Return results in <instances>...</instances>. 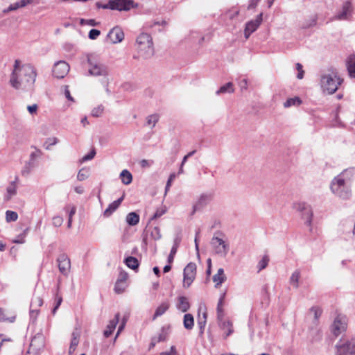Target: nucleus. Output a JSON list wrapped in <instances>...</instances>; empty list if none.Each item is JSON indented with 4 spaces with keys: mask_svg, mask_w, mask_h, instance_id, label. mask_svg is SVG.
Masks as SVG:
<instances>
[{
    "mask_svg": "<svg viewBox=\"0 0 355 355\" xmlns=\"http://www.w3.org/2000/svg\"><path fill=\"white\" fill-rule=\"evenodd\" d=\"M165 212L166 210L164 209H157L154 215L151 217L150 220H154L162 216Z\"/></svg>",
    "mask_w": 355,
    "mask_h": 355,
    "instance_id": "obj_58",
    "label": "nucleus"
},
{
    "mask_svg": "<svg viewBox=\"0 0 355 355\" xmlns=\"http://www.w3.org/2000/svg\"><path fill=\"white\" fill-rule=\"evenodd\" d=\"M170 302L168 301L163 302L156 309L154 315H153V320H155L157 317L162 316L164 315L166 311L170 308Z\"/></svg>",
    "mask_w": 355,
    "mask_h": 355,
    "instance_id": "obj_25",
    "label": "nucleus"
},
{
    "mask_svg": "<svg viewBox=\"0 0 355 355\" xmlns=\"http://www.w3.org/2000/svg\"><path fill=\"white\" fill-rule=\"evenodd\" d=\"M176 308L183 312H187L190 309L189 299L185 296H180L177 299Z\"/></svg>",
    "mask_w": 355,
    "mask_h": 355,
    "instance_id": "obj_22",
    "label": "nucleus"
},
{
    "mask_svg": "<svg viewBox=\"0 0 355 355\" xmlns=\"http://www.w3.org/2000/svg\"><path fill=\"white\" fill-rule=\"evenodd\" d=\"M110 9L112 10L128 11L137 8L138 3L133 0H110Z\"/></svg>",
    "mask_w": 355,
    "mask_h": 355,
    "instance_id": "obj_9",
    "label": "nucleus"
},
{
    "mask_svg": "<svg viewBox=\"0 0 355 355\" xmlns=\"http://www.w3.org/2000/svg\"><path fill=\"white\" fill-rule=\"evenodd\" d=\"M210 244L216 254L225 257L230 250V245L222 239L214 236L211 239Z\"/></svg>",
    "mask_w": 355,
    "mask_h": 355,
    "instance_id": "obj_6",
    "label": "nucleus"
},
{
    "mask_svg": "<svg viewBox=\"0 0 355 355\" xmlns=\"http://www.w3.org/2000/svg\"><path fill=\"white\" fill-rule=\"evenodd\" d=\"M96 155V150L94 148L92 149L91 151L83 157L82 162H86L92 159Z\"/></svg>",
    "mask_w": 355,
    "mask_h": 355,
    "instance_id": "obj_49",
    "label": "nucleus"
},
{
    "mask_svg": "<svg viewBox=\"0 0 355 355\" xmlns=\"http://www.w3.org/2000/svg\"><path fill=\"white\" fill-rule=\"evenodd\" d=\"M128 277V275L126 272L121 271L119 274L116 282H118V284H125V282H126Z\"/></svg>",
    "mask_w": 355,
    "mask_h": 355,
    "instance_id": "obj_42",
    "label": "nucleus"
},
{
    "mask_svg": "<svg viewBox=\"0 0 355 355\" xmlns=\"http://www.w3.org/2000/svg\"><path fill=\"white\" fill-rule=\"evenodd\" d=\"M44 346V337L42 334H37L34 337L31 339L29 349L28 353H30L31 351L33 352H36L41 349H42Z\"/></svg>",
    "mask_w": 355,
    "mask_h": 355,
    "instance_id": "obj_15",
    "label": "nucleus"
},
{
    "mask_svg": "<svg viewBox=\"0 0 355 355\" xmlns=\"http://www.w3.org/2000/svg\"><path fill=\"white\" fill-rule=\"evenodd\" d=\"M177 352L175 346H171L170 351L163 352L159 353V355H176Z\"/></svg>",
    "mask_w": 355,
    "mask_h": 355,
    "instance_id": "obj_59",
    "label": "nucleus"
},
{
    "mask_svg": "<svg viewBox=\"0 0 355 355\" xmlns=\"http://www.w3.org/2000/svg\"><path fill=\"white\" fill-rule=\"evenodd\" d=\"M57 261L60 272L64 275H67L71 268V261L68 256L66 254H61L58 256Z\"/></svg>",
    "mask_w": 355,
    "mask_h": 355,
    "instance_id": "obj_14",
    "label": "nucleus"
},
{
    "mask_svg": "<svg viewBox=\"0 0 355 355\" xmlns=\"http://www.w3.org/2000/svg\"><path fill=\"white\" fill-rule=\"evenodd\" d=\"M234 92V89L233 87V83L232 82H229L224 85L221 86L218 90L216 91V94L217 95H220L221 94L225 93H233Z\"/></svg>",
    "mask_w": 355,
    "mask_h": 355,
    "instance_id": "obj_32",
    "label": "nucleus"
},
{
    "mask_svg": "<svg viewBox=\"0 0 355 355\" xmlns=\"http://www.w3.org/2000/svg\"><path fill=\"white\" fill-rule=\"evenodd\" d=\"M300 278V270H295L291 275L290 279H289L290 284L295 288H297L299 287Z\"/></svg>",
    "mask_w": 355,
    "mask_h": 355,
    "instance_id": "obj_33",
    "label": "nucleus"
},
{
    "mask_svg": "<svg viewBox=\"0 0 355 355\" xmlns=\"http://www.w3.org/2000/svg\"><path fill=\"white\" fill-rule=\"evenodd\" d=\"M18 218V214L16 211L7 210L6 211V220L7 223L16 221Z\"/></svg>",
    "mask_w": 355,
    "mask_h": 355,
    "instance_id": "obj_35",
    "label": "nucleus"
},
{
    "mask_svg": "<svg viewBox=\"0 0 355 355\" xmlns=\"http://www.w3.org/2000/svg\"><path fill=\"white\" fill-rule=\"evenodd\" d=\"M269 260V257L267 254L264 255L262 257V259L259 261L257 264V268L259 272L265 269L267 267Z\"/></svg>",
    "mask_w": 355,
    "mask_h": 355,
    "instance_id": "obj_36",
    "label": "nucleus"
},
{
    "mask_svg": "<svg viewBox=\"0 0 355 355\" xmlns=\"http://www.w3.org/2000/svg\"><path fill=\"white\" fill-rule=\"evenodd\" d=\"M104 111V106L99 105L92 110V115L94 117H99Z\"/></svg>",
    "mask_w": 355,
    "mask_h": 355,
    "instance_id": "obj_39",
    "label": "nucleus"
},
{
    "mask_svg": "<svg viewBox=\"0 0 355 355\" xmlns=\"http://www.w3.org/2000/svg\"><path fill=\"white\" fill-rule=\"evenodd\" d=\"M301 100L299 97L288 98L284 103V107H289L292 105H300Z\"/></svg>",
    "mask_w": 355,
    "mask_h": 355,
    "instance_id": "obj_37",
    "label": "nucleus"
},
{
    "mask_svg": "<svg viewBox=\"0 0 355 355\" xmlns=\"http://www.w3.org/2000/svg\"><path fill=\"white\" fill-rule=\"evenodd\" d=\"M107 37L113 44H117L124 39V33L121 28L115 26L109 31Z\"/></svg>",
    "mask_w": 355,
    "mask_h": 355,
    "instance_id": "obj_17",
    "label": "nucleus"
},
{
    "mask_svg": "<svg viewBox=\"0 0 355 355\" xmlns=\"http://www.w3.org/2000/svg\"><path fill=\"white\" fill-rule=\"evenodd\" d=\"M213 199V195L211 193H202L199 197L197 202L193 207V211L191 214H194L198 210H200Z\"/></svg>",
    "mask_w": 355,
    "mask_h": 355,
    "instance_id": "obj_16",
    "label": "nucleus"
},
{
    "mask_svg": "<svg viewBox=\"0 0 355 355\" xmlns=\"http://www.w3.org/2000/svg\"><path fill=\"white\" fill-rule=\"evenodd\" d=\"M136 43L140 55L145 59L150 58L154 54L152 37L148 33H141L137 38Z\"/></svg>",
    "mask_w": 355,
    "mask_h": 355,
    "instance_id": "obj_4",
    "label": "nucleus"
},
{
    "mask_svg": "<svg viewBox=\"0 0 355 355\" xmlns=\"http://www.w3.org/2000/svg\"><path fill=\"white\" fill-rule=\"evenodd\" d=\"M159 120V116L157 114H152L147 117L146 119V124L151 128L155 126L157 122Z\"/></svg>",
    "mask_w": 355,
    "mask_h": 355,
    "instance_id": "obj_38",
    "label": "nucleus"
},
{
    "mask_svg": "<svg viewBox=\"0 0 355 355\" xmlns=\"http://www.w3.org/2000/svg\"><path fill=\"white\" fill-rule=\"evenodd\" d=\"M175 178V174H171L168 180H167V182H166V187H165V191L166 193L168 191V190L169 189L171 185V182L173 181V178Z\"/></svg>",
    "mask_w": 355,
    "mask_h": 355,
    "instance_id": "obj_62",
    "label": "nucleus"
},
{
    "mask_svg": "<svg viewBox=\"0 0 355 355\" xmlns=\"http://www.w3.org/2000/svg\"><path fill=\"white\" fill-rule=\"evenodd\" d=\"M336 355H355V341L340 340L336 345Z\"/></svg>",
    "mask_w": 355,
    "mask_h": 355,
    "instance_id": "obj_7",
    "label": "nucleus"
},
{
    "mask_svg": "<svg viewBox=\"0 0 355 355\" xmlns=\"http://www.w3.org/2000/svg\"><path fill=\"white\" fill-rule=\"evenodd\" d=\"M336 177L343 179L346 182L347 180L349 184L352 185L353 180H355V168L345 169Z\"/></svg>",
    "mask_w": 355,
    "mask_h": 355,
    "instance_id": "obj_19",
    "label": "nucleus"
},
{
    "mask_svg": "<svg viewBox=\"0 0 355 355\" xmlns=\"http://www.w3.org/2000/svg\"><path fill=\"white\" fill-rule=\"evenodd\" d=\"M87 61L89 65V75L92 76H102L103 78H107L108 76V67L103 63L101 62L96 55H87Z\"/></svg>",
    "mask_w": 355,
    "mask_h": 355,
    "instance_id": "obj_3",
    "label": "nucleus"
},
{
    "mask_svg": "<svg viewBox=\"0 0 355 355\" xmlns=\"http://www.w3.org/2000/svg\"><path fill=\"white\" fill-rule=\"evenodd\" d=\"M21 8V7L20 6L19 2L17 1V2H15L14 3L10 4L8 6V8H7V10H5V12L14 11V10H17L18 8Z\"/></svg>",
    "mask_w": 355,
    "mask_h": 355,
    "instance_id": "obj_57",
    "label": "nucleus"
},
{
    "mask_svg": "<svg viewBox=\"0 0 355 355\" xmlns=\"http://www.w3.org/2000/svg\"><path fill=\"white\" fill-rule=\"evenodd\" d=\"M342 81L336 73H324L321 76L320 86L323 92L333 94L337 91Z\"/></svg>",
    "mask_w": 355,
    "mask_h": 355,
    "instance_id": "obj_5",
    "label": "nucleus"
},
{
    "mask_svg": "<svg viewBox=\"0 0 355 355\" xmlns=\"http://www.w3.org/2000/svg\"><path fill=\"white\" fill-rule=\"evenodd\" d=\"M31 171H32V168H31L30 167H28V166H26L25 164L24 168L21 170V175L23 176H27V175H28L30 174Z\"/></svg>",
    "mask_w": 355,
    "mask_h": 355,
    "instance_id": "obj_61",
    "label": "nucleus"
},
{
    "mask_svg": "<svg viewBox=\"0 0 355 355\" xmlns=\"http://www.w3.org/2000/svg\"><path fill=\"white\" fill-rule=\"evenodd\" d=\"M26 65L20 67V61L19 60H16L15 61L14 69L12 73H22L21 70L23 69V68Z\"/></svg>",
    "mask_w": 355,
    "mask_h": 355,
    "instance_id": "obj_50",
    "label": "nucleus"
},
{
    "mask_svg": "<svg viewBox=\"0 0 355 355\" xmlns=\"http://www.w3.org/2000/svg\"><path fill=\"white\" fill-rule=\"evenodd\" d=\"M352 185L349 182L344 181L338 177H335L330 185L332 193L343 200H348L352 196Z\"/></svg>",
    "mask_w": 355,
    "mask_h": 355,
    "instance_id": "obj_2",
    "label": "nucleus"
},
{
    "mask_svg": "<svg viewBox=\"0 0 355 355\" xmlns=\"http://www.w3.org/2000/svg\"><path fill=\"white\" fill-rule=\"evenodd\" d=\"M260 0H250L249 5L248 6V10L254 9L257 6Z\"/></svg>",
    "mask_w": 355,
    "mask_h": 355,
    "instance_id": "obj_64",
    "label": "nucleus"
},
{
    "mask_svg": "<svg viewBox=\"0 0 355 355\" xmlns=\"http://www.w3.org/2000/svg\"><path fill=\"white\" fill-rule=\"evenodd\" d=\"M32 148H34L35 149V150L31 153L29 159L35 161V159H37L42 155V152L40 149L37 148L36 147L32 146Z\"/></svg>",
    "mask_w": 355,
    "mask_h": 355,
    "instance_id": "obj_45",
    "label": "nucleus"
},
{
    "mask_svg": "<svg viewBox=\"0 0 355 355\" xmlns=\"http://www.w3.org/2000/svg\"><path fill=\"white\" fill-rule=\"evenodd\" d=\"M181 241H182L181 236L180 234H177L173 240V245L171 248L170 254L167 259L168 263H171L173 261L175 255L178 248L181 243Z\"/></svg>",
    "mask_w": 355,
    "mask_h": 355,
    "instance_id": "obj_21",
    "label": "nucleus"
},
{
    "mask_svg": "<svg viewBox=\"0 0 355 355\" xmlns=\"http://www.w3.org/2000/svg\"><path fill=\"white\" fill-rule=\"evenodd\" d=\"M15 320V316H12L11 318H6L3 309L0 308V322L9 321L10 322H13Z\"/></svg>",
    "mask_w": 355,
    "mask_h": 355,
    "instance_id": "obj_47",
    "label": "nucleus"
},
{
    "mask_svg": "<svg viewBox=\"0 0 355 355\" xmlns=\"http://www.w3.org/2000/svg\"><path fill=\"white\" fill-rule=\"evenodd\" d=\"M296 209L301 213L302 218L304 220V224L309 227V230L311 231L312 229L311 227L312 218H313V211L309 205L306 202H299L295 205Z\"/></svg>",
    "mask_w": 355,
    "mask_h": 355,
    "instance_id": "obj_8",
    "label": "nucleus"
},
{
    "mask_svg": "<svg viewBox=\"0 0 355 355\" xmlns=\"http://www.w3.org/2000/svg\"><path fill=\"white\" fill-rule=\"evenodd\" d=\"M98 23H97L95 19H80V24L84 25L87 24L91 26H96L98 25Z\"/></svg>",
    "mask_w": 355,
    "mask_h": 355,
    "instance_id": "obj_54",
    "label": "nucleus"
},
{
    "mask_svg": "<svg viewBox=\"0 0 355 355\" xmlns=\"http://www.w3.org/2000/svg\"><path fill=\"white\" fill-rule=\"evenodd\" d=\"M167 331H166V329L164 327H163L161 329V333L159 334L158 337L156 338L157 340V342H162L165 341L167 338Z\"/></svg>",
    "mask_w": 355,
    "mask_h": 355,
    "instance_id": "obj_46",
    "label": "nucleus"
},
{
    "mask_svg": "<svg viewBox=\"0 0 355 355\" xmlns=\"http://www.w3.org/2000/svg\"><path fill=\"white\" fill-rule=\"evenodd\" d=\"M139 215L136 212H130L126 216V223L130 226H135L139 222Z\"/></svg>",
    "mask_w": 355,
    "mask_h": 355,
    "instance_id": "obj_30",
    "label": "nucleus"
},
{
    "mask_svg": "<svg viewBox=\"0 0 355 355\" xmlns=\"http://www.w3.org/2000/svg\"><path fill=\"white\" fill-rule=\"evenodd\" d=\"M317 19L318 17L316 15L311 17L309 19H307L303 22V24L301 26V28L302 29H308L315 26L317 24Z\"/></svg>",
    "mask_w": 355,
    "mask_h": 355,
    "instance_id": "obj_34",
    "label": "nucleus"
},
{
    "mask_svg": "<svg viewBox=\"0 0 355 355\" xmlns=\"http://www.w3.org/2000/svg\"><path fill=\"white\" fill-rule=\"evenodd\" d=\"M125 288V284H118V282H116L115 286H114V291L116 293H121L124 291Z\"/></svg>",
    "mask_w": 355,
    "mask_h": 355,
    "instance_id": "obj_56",
    "label": "nucleus"
},
{
    "mask_svg": "<svg viewBox=\"0 0 355 355\" xmlns=\"http://www.w3.org/2000/svg\"><path fill=\"white\" fill-rule=\"evenodd\" d=\"M63 223V218L61 216H56L53 218V225L55 227H60Z\"/></svg>",
    "mask_w": 355,
    "mask_h": 355,
    "instance_id": "obj_55",
    "label": "nucleus"
},
{
    "mask_svg": "<svg viewBox=\"0 0 355 355\" xmlns=\"http://www.w3.org/2000/svg\"><path fill=\"white\" fill-rule=\"evenodd\" d=\"M124 198V194L119 198L118 200L114 201L111 204L109 205L108 207L104 211L103 216L105 217L110 216L114 211H115L117 208L119 207L122 201Z\"/></svg>",
    "mask_w": 355,
    "mask_h": 355,
    "instance_id": "obj_23",
    "label": "nucleus"
},
{
    "mask_svg": "<svg viewBox=\"0 0 355 355\" xmlns=\"http://www.w3.org/2000/svg\"><path fill=\"white\" fill-rule=\"evenodd\" d=\"M183 286L188 288L193 282L196 275V265L193 262L189 263L184 269Z\"/></svg>",
    "mask_w": 355,
    "mask_h": 355,
    "instance_id": "obj_10",
    "label": "nucleus"
},
{
    "mask_svg": "<svg viewBox=\"0 0 355 355\" xmlns=\"http://www.w3.org/2000/svg\"><path fill=\"white\" fill-rule=\"evenodd\" d=\"M101 34V31L98 29H92L89 32L88 37L90 40H96Z\"/></svg>",
    "mask_w": 355,
    "mask_h": 355,
    "instance_id": "obj_51",
    "label": "nucleus"
},
{
    "mask_svg": "<svg viewBox=\"0 0 355 355\" xmlns=\"http://www.w3.org/2000/svg\"><path fill=\"white\" fill-rule=\"evenodd\" d=\"M225 280H226L225 276H220L217 273L213 276V281L216 283V285H215L216 288H218Z\"/></svg>",
    "mask_w": 355,
    "mask_h": 355,
    "instance_id": "obj_40",
    "label": "nucleus"
},
{
    "mask_svg": "<svg viewBox=\"0 0 355 355\" xmlns=\"http://www.w3.org/2000/svg\"><path fill=\"white\" fill-rule=\"evenodd\" d=\"M22 73H12L10 84L15 89L30 90L35 81L36 71L31 64H26L21 70Z\"/></svg>",
    "mask_w": 355,
    "mask_h": 355,
    "instance_id": "obj_1",
    "label": "nucleus"
},
{
    "mask_svg": "<svg viewBox=\"0 0 355 355\" xmlns=\"http://www.w3.org/2000/svg\"><path fill=\"white\" fill-rule=\"evenodd\" d=\"M120 178L121 179V182L125 185L130 184L132 181V175L127 169H124L121 172Z\"/></svg>",
    "mask_w": 355,
    "mask_h": 355,
    "instance_id": "obj_31",
    "label": "nucleus"
},
{
    "mask_svg": "<svg viewBox=\"0 0 355 355\" xmlns=\"http://www.w3.org/2000/svg\"><path fill=\"white\" fill-rule=\"evenodd\" d=\"M262 17L263 13L261 12L255 19L251 20L245 24L244 35L246 39L259 28L263 20Z\"/></svg>",
    "mask_w": 355,
    "mask_h": 355,
    "instance_id": "obj_13",
    "label": "nucleus"
},
{
    "mask_svg": "<svg viewBox=\"0 0 355 355\" xmlns=\"http://www.w3.org/2000/svg\"><path fill=\"white\" fill-rule=\"evenodd\" d=\"M184 327L187 330H191L194 325V318L191 313H186L183 318Z\"/></svg>",
    "mask_w": 355,
    "mask_h": 355,
    "instance_id": "obj_28",
    "label": "nucleus"
},
{
    "mask_svg": "<svg viewBox=\"0 0 355 355\" xmlns=\"http://www.w3.org/2000/svg\"><path fill=\"white\" fill-rule=\"evenodd\" d=\"M17 193V187L15 184V182H12L11 184L6 189V193L4 196V201H9L12 196L16 195Z\"/></svg>",
    "mask_w": 355,
    "mask_h": 355,
    "instance_id": "obj_26",
    "label": "nucleus"
},
{
    "mask_svg": "<svg viewBox=\"0 0 355 355\" xmlns=\"http://www.w3.org/2000/svg\"><path fill=\"white\" fill-rule=\"evenodd\" d=\"M352 3L349 1H346L343 3L341 10L335 16V19L338 20H348L352 15Z\"/></svg>",
    "mask_w": 355,
    "mask_h": 355,
    "instance_id": "obj_18",
    "label": "nucleus"
},
{
    "mask_svg": "<svg viewBox=\"0 0 355 355\" xmlns=\"http://www.w3.org/2000/svg\"><path fill=\"white\" fill-rule=\"evenodd\" d=\"M331 332L337 337L347 329V322L345 317L337 316L331 327Z\"/></svg>",
    "mask_w": 355,
    "mask_h": 355,
    "instance_id": "obj_12",
    "label": "nucleus"
},
{
    "mask_svg": "<svg viewBox=\"0 0 355 355\" xmlns=\"http://www.w3.org/2000/svg\"><path fill=\"white\" fill-rule=\"evenodd\" d=\"M27 110L31 114H35L37 110V105L36 104H33L32 105H28L27 107Z\"/></svg>",
    "mask_w": 355,
    "mask_h": 355,
    "instance_id": "obj_63",
    "label": "nucleus"
},
{
    "mask_svg": "<svg viewBox=\"0 0 355 355\" xmlns=\"http://www.w3.org/2000/svg\"><path fill=\"white\" fill-rule=\"evenodd\" d=\"M151 237L154 240H159L162 238V234L160 232V229L158 227H155L151 231Z\"/></svg>",
    "mask_w": 355,
    "mask_h": 355,
    "instance_id": "obj_43",
    "label": "nucleus"
},
{
    "mask_svg": "<svg viewBox=\"0 0 355 355\" xmlns=\"http://www.w3.org/2000/svg\"><path fill=\"white\" fill-rule=\"evenodd\" d=\"M71 336H72V338H71V340L70 346H71L73 347H76L78 346V343H79L80 334L77 331H73L72 333Z\"/></svg>",
    "mask_w": 355,
    "mask_h": 355,
    "instance_id": "obj_41",
    "label": "nucleus"
},
{
    "mask_svg": "<svg viewBox=\"0 0 355 355\" xmlns=\"http://www.w3.org/2000/svg\"><path fill=\"white\" fill-rule=\"evenodd\" d=\"M69 65L65 61H58L55 63L53 75L57 78H63L69 71Z\"/></svg>",
    "mask_w": 355,
    "mask_h": 355,
    "instance_id": "obj_11",
    "label": "nucleus"
},
{
    "mask_svg": "<svg viewBox=\"0 0 355 355\" xmlns=\"http://www.w3.org/2000/svg\"><path fill=\"white\" fill-rule=\"evenodd\" d=\"M239 85L241 90L246 89L248 87V80L247 79L244 78L239 81Z\"/></svg>",
    "mask_w": 355,
    "mask_h": 355,
    "instance_id": "obj_60",
    "label": "nucleus"
},
{
    "mask_svg": "<svg viewBox=\"0 0 355 355\" xmlns=\"http://www.w3.org/2000/svg\"><path fill=\"white\" fill-rule=\"evenodd\" d=\"M43 304V300L40 297H34L31 304V307L41 306Z\"/></svg>",
    "mask_w": 355,
    "mask_h": 355,
    "instance_id": "obj_48",
    "label": "nucleus"
},
{
    "mask_svg": "<svg viewBox=\"0 0 355 355\" xmlns=\"http://www.w3.org/2000/svg\"><path fill=\"white\" fill-rule=\"evenodd\" d=\"M346 67L349 77L355 78V54L348 56L346 60Z\"/></svg>",
    "mask_w": 355,
    "mask_h": 355,
    "instance_id": "obj_24",
    "label": "nucleus"
},
{
    "mask_svg": "<svg viewBox=\"0 0 355 355\" xmlns=\"http://www.w3.org/2000/svg\"><path fill=\"white\" fill-rule=\"evenodd\" d=\"M207 313L204 312L202 315H198L197 324L199 328V334L202 335L207 323Z\"/></svg>",
    "mask_w": 355,
    "mask_h": 355,
    "instance_id": "obj_27",
    "label": "nucleus"
},
{
    "mask_svg": "<svg viewBox=\"0 0 355 355\" xmlns=\"http://www.w3.org/2000/svg\"><path fill=\"white\" fill-rule=\"evenodd\" d=\"M58 142V139L56 137L48 138L44 146L46 150H49L51 146L55 145Z\"/></svg>",
    "mask_w": 355,
    "mask_h": 355,
    "instance_id": "obj_44",
    "label": "nucleus"
},
{
    "mask_svg": "<svg viewBox=\"0 0 355 355\" xmlns=\"http://www.w3.org/2000/svg\"><path fill=\"white\" fill-rule=\"evenodd\" d=\"M124 262L128 268L134 270L139 268V263L136 257L129 256L125 259Z\"/></svg>",
    "mask_w": 355,
    "mask_h": 355,
    "instance_id": "obj_29",
    "label": "nucleus"
},
{
    "mask_svg": "<svg viewBox=\"0 0 355 355\" xmlns=\"http://www.w3.org/2000/svg\"><path fill=\"white\" fill-rule=\"evenodd\" d=\"M88 178V174L87 171H85L84 168H82L79 171L77 175V179L79 181H83Z\"/></svg>",
    "mask_w": 355,
    "mask_h": 355,
    "instance_id": "obj_52",
    "label": "nucleus"
},
{
    "mask_svg": "<svg viewBox=\"0 0 355 355\" xmlns=\"http://www.w3.org/2000/svg\"><path fill=\"white\" fill-rule=\"evenodd\" d=\"M119 317L120 314L119 313H117L114 318L109 322V324H107V328L103 333L105 337L108 338L112 335L119 321Z\"/></svg>",
    "mask_w": 355,
    "mask_h": 355,
    "instance_id": "obj_20",
    "label": "nucleus"
},
{
    "mask_svg": "<svg viewBox=\"0 0 355 355\" xmlns=\"http://www.w3.org/2000/svg\"><path fill=\"white\" fill-rule=\"evenodd\" d=\"M311 311L313 312V313H314V318H315V320H318V318L321 316V314H322V312L321 309H320L319 307H317V306H313L311 309Z\"/></svg>",
    "mask_w": 355,
    "mask_h": 355,
    "instance_id": "obj_53",
    "label": "nucleus"
}]
</instances>
